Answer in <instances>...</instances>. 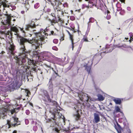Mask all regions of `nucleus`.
Returning <instances> with one entry per match:
<instances>
[{
	"instance_id": "1",
	"label": "nucleus",
	"mask_w": 133,
	"mask_h": 133,
	"mask_svg": "<svg viewBox=\"0 0 133 133\" xmlns=\"http://www.w3.org/2000/svg\"><path fill=\"white\" fill-rule=\"evenodd\" d=\"M18 41L21 45L20 50L22 53H20L18 56L14 57L17 63L19 65H21L23 63L25 62L27 60L29 64H33V61L28 58L27 56L29 54L25 48L24 43L28 42L27 39L23 37H19L18 38Z\"/></svg>"
},
{
	"instance_id": "2",
	"label": "nucleus",
	"mask_w": 133,
	"mask_h": 133,
	"mask_svg": "<svg viewBox=\"0 0 133 133\" xmlns=\"http://www.w3.org/2000/svg\"><path fill=\"white\" fill-rule=\"evenodd\" d=\"M41 32H39L36 34V36L37 37V39H32V40H30V41H28L27 40V42L28 43H30L32 44L33 45H34L35 46V49H38L39 46L41 47L42 45V43L41 42L44 40H45L47 38L46 37V34L45 33V31L42 29L40 30Z\"/></svg>"
},
{
	"instance_id": "3",
	"label": "nucleus",
	"mask_w": 133,
	"mask_h": 133,
	"mask_svg": "<svg viewBox=\"0 0 133 133\" xmlns=\"http://www.w3.org/2000/svg\"><path fill=\"white\" fill-rule=\"evenodd\" d=\"M18 81L15 79H13L12 82L9 85V89L10 91H13L19 88L20 86L18 85Z\"/></svg>"
},
{
	"instance_id": "4",
	"label": "nucleus",
	"mask_w": 133,
	"mask_h": 133,
	"mask_svg": "<svg viewBox=\"0 0 133 133\" xmlns=\"http://www.w3.org/2000/svg\"><path fill=\"white\" fill-rule=\"evenodd\" d=\"M42 96L44 97L43 99L45 101H51V99L48 92L46 90H42Z\"/></svg>"
},
{
	"instance_id": "5",
	"label": "nucleus",
	"mask_w": 133,
	"mask_h": 133,
	"mask_svg": "<svg viewBox=\"0 0 133 133\" xmlns=\"http://www.w3.org/2000/svg\"><path fill=\"white\" fill-rule=\"evenodd\" d=\"M6 16L7 17L6 19L2 22L3 24L4 25L6 24L11 25V24L10 21L12 19L13 16H11L10 15H9L8 14H6Z\"/></svg>"
},
{
	"instance_id": "6",
	"label": "nucleus",
	"mask_w": 133,
	"mask_h": 133,
	"mask_svg": "<svg viewBox=\"0 0 133 133\" xmlns=\"http://www.w3.org/2000/svg\"><path fill=\"white\" fill-rule=\"evenodd\" d=\"M61 109V108L59 107H57L55 110V112L56 115H57L60 117H61V116H62V115L61 113H59Z\"/></svg>"
},
{
	"instance_id": "7",
	"label": "nucleus",
	"mask_w": 133,
	"mask_h": 133,
	"mask_svg": "<svg viewBox=\"0 0 133 133\" xmlns=\"http://www.w3.org/2000/svg\"><path fill=\"white\" fill-rule=\"evenodd\" d=\"M94 120L95 123H97L100 121V118L99 116V115L96 113L94 114Z\"/></svg>"
},
{
	"instance_id": "8",
	"label": "nucleus",
	"mask_w": 133,
	"mask_h": 133,
	"mask_svg": "<svg viewBox=\"0 0 133 133\" xmlns=\"http://www.w3.org/2000/svg\"><path fill=\"white\" fill-rule=\"evenodd\" d=\"M6 0H0V6H2L4 8L6 7L7 5L6 3Z\"/></svg>"
},
{
	"instance_id": "9",
	"label": "nucleus",
	"mask_w": 133,
	"mask_h": 133,
	"mask_svg": "<svg viewBox=\"0 0 133 133\" xmlns=\"http://www.w3.org/2000/svg\"><path fill=\"white\" fill-rule=\"evenodd\" d=\"M53 86L51 83H49V91L51 95L52 96L53 95Z\"/></svg>"
},
{
	"instance_id": "10",
	"label": "nucleus",
	"mask_w": 133,
	"mask_h": 133,
	"mask_svg": "<svg viewBox=\"0 0 133 133\" xmlns=\"http://www.w3.org/2000/svg\"><path fill=\"white\" fill-rule=\"evenodd\" d=\"M122 100V99L119 98H115L113 99V101L117 104H120Z\"/></svg>"
},
{
	"instance_id": "11",
	"label": "nucleus",
	"mask_w": 133,
	"mask_h": 133,
	"mask_svg": "<svg viewBox=\"0 0 133 133\" xmlns=\"http://www.w3.org/2000/svg\"><path fill=\"white\" fill-rule=\"evenodd\" d=\"M35 25L34 24H32L31 23L30 24H28L26 25L25 27V29L26 30H29V29L32 28L35 26Z\"/></svg>"
},
{
	"instance_id": "12",
	"label": "nucleus",
	"mask_w": 133,
	"mask_h": 133,
	"mask_svg": "<svg viewBox=\"0 0 133 133\" xmlns=\"http://www.w3.org/2000/svg\"><path fill=\"white\" fill-rule=\"evenodd\" d=\"M11 29L12 31H14L16 33V34H15V35H17V34L18 31V29L15 26L12 27Z\"/></svg>"
},
{
	"instance_id": "13",
	"label": "nucleus",
	"mask_w": 133,
	"mask_h": 133,
	"mask_svg": "<svg viewBox=\"0 0 133 133\" xmlns=\"http://www.w3.org/2000/svg\"><path fill=\"white\" fill-rule=\"evenodd\" d=\"M68 34L70 36V40L71 41V44H72V50H73V49L74 48V43L73 42V36L72 35H71V34L69 32H68Z\"/></svg>"
},
{
	"instance_id": "14",
	"label": "nucleus",
	"mask_w": 133,
	"mask_h": 133,
	"mask_svg": "<svg viewBox=\"0 0 133 133\" xmlns=\"http://www.w3.org/2000/svg\"><path fill=\"white\" fill-rule=\"evenodd\" d=\"M14 120L17 123H16L12 124V126H15L16 125H18L20 124V123L19 122V121L18 120V119L17 118H14Z\"/></svg>"
},
{
	"instance_id": "15",
	"label": "nucleus",
	"mask_w": 133,
	"mask_h": 133,
	"mask_svg": "<svg viewBox=\"0 0 133 133\" xmlns=\"http://www.w3.org/2000/svg\"><path fill=\"white\" fill-rule=\"evenodd\" d=\"M42 53H39L38 52V51H35L33 52V54L34 56H36L38 57V59H39V57L40 56V55Z\"/></svg>"
},
{
	"instance_id": "16",
	"label": "nucleus",
	"mask_w": 133,
	"mask_h": 133,
	"mask_svg": "<svg viewBox=\"0 0 133 133\" xmlns=\"http://www.w3.org/2000/svg\"><path fill=\"white\" fill-rule=\"evenodd\" d=\"M10 46L9 47V48L11 51H13L14 49V45L13 43L12 42L11 43H10L9 44Z\"/></svg>"
},
{
	"instance_id": "17",
	"label": "nucleus",
	"mask_w": 133,
	"mask_h": 133,
	"mask_svg": "<svg viewBox=\"0 0 133 133\" xmlns=\"http://www.w3.org/2000/svg\"><path fill=\"white\" fill-rule=\"evenodd\" d=\"M97 96L98 97V98L99 101H103L104 99V97H103L102 95L100 94H98Z\"/></svg>"
},
{
	"instance_id": "18",
	"label": "nucleus",
	"mask_w": 133,
	"mask_h": 133,
	"mask_svg": "<svg viewBox=\"0 0 133 133\" xmlns=\"http://www.w3.org/2000/svg\"><path fill=\"white\" fill-rule=\"evenodd\" d=\"M5 113L3 112H0V118L3 119H4L5 117Z\"/></svg>"
},
{
	"instance_id": "19",
	"label": "nucleus",
	"mask_w": 133,
	"mask_h": 133,
	"mask_svg": "<svg viewBox=\"0 0 133 133\" xmlns=\"http://www.w3.org/2000/svg\"><path fill=\"white\" fill-rule=\"evenodd\" d=\"M24 91L26 93V94L25 95L26 96H28L30 94V92L29 91L27 90H24Z\"/></svg>"
},
{
	"instance_id": "20",
	"label": "nucleus",
	"mask_w": 133,
	"mask_h": 133,
	"mask_svg": "<svg viewBox=\"0 0 133 133\" xmlns=\"http://www.w3.org/2000/svg\"><path fill=\"white\" fill-rule=\"evenodd\" d=\"M115 110H116V112H121V110L119 108V107L118 106H116L115 107Z\"/></svg>"
},
{
	"instance_id": "21",
	"label": "nucleus",
	"mask_w": 133,
	"mask_h": 133,
	"mask_svg": "<svg viewBox=\"0 0 133 133\" xmlns=\"http://www.w3.org/2000/svg\"><path fill=\"white\" fill-rule=\"evenodd\" d=\"M85 69H86L87 72H88L89 73L91 69L90 67V66H87V65Z\"/></svg>"
},
{
	"instance_id": "22",
	"label": "nucleus",
	"mask_w": 133,
	"mask_h": 133,
	"mask_svg": "<svg viewBox=\"0 0 133 133\" xmlns=\"http://www.w3.org/2000/svg\"><path fill=\"white\" fill-rule=\"evenodd\" d=\"M84 96H86L87 98V100L86 101L87 102H88V100L89 99H90V100H91V99L90 98V97L89 96V95L87 94H85Z\"/></svg>"
},
{
	"instance_id": "23",
	"label": "nucleus",
	"mask_w": 133,
	"mask_h": 133,
	"mask_svg": "<svg viewBox=\"0 0 133 133\" xmlns=\"http://www.w3.org/2000/svg\"><path fill=\"white\" fill-rule=\"evenodd\" d=\"M7 124H8L9 125V128H10L11 126V125H12V124H11L10 121L7 120Z\"/></svg>"
},
{
	"instance_id": "24",
	"label": "nucleus",
	"mask_w": 133,
	"mask_h": 133,
	"mask_svg": "<svg viewBox=\"0 0 133 133\" xmlns=\"http://www.w3.org/2000/svg\"><path fill=\"white\" fill-rule=\"evenodd\" d=\"M115 128L117 130L118 133H121V129L117 128L116 127V126L115 127Z\"/></svg>"
},
{
	"instance_id": "25",
	"label": "nucleus",
	"mask_w": 133,
	"mask_h": 133,
	"mask_svg": "<svg viewBox=\"0 0 133 133\" xmlns=\"http://www.w3.org/2000/svg\"><path fill=\"white\" fill-rule=\"evenodd\" d=\"M76 120H78L79 119V118L80 117V116L78 114L77 115H76Z\"/></svg>"
},
{
	"instance_id": "26",
	"label": "nucleus",
	"mask_w": 133,
	"mask_h": 133,
	"mask_svg": "<svg viewBox=\"0 0 133 133\" xmlns=\"http://www.w3.org/2000/svg\"><path fill=\"white\" fill-rule=\"evenodd\" d=\"M99 108L101 110H102V109H105L103 105L101 106L99 105Z\"/></svg>"
},
{
	"instance_id": "27",
	"label": "nucleus",
	"mask_w": 133,
	"mask_h": 133,
	"mask_svg": "<svg viewBox=\"0 0 133 133\" xmlns=\"http://www.w3.org/2000/svg\"><path fill=\"white\" fill-rule=\"evenodd\" d=\"M51 15L53 17H54L53 18L54 19H55V14L54 13H52L51 14Z\"/></svg>"
},
{
	"instance_id": "28",
	"label": "nucleus",
	"mask_w": 133,
	"mask_h": 133,
	"mask_svg": "<svg viewBox=\"0 0 133 133\" xmlns=\"http://www.w3.org/2000/svg\"><path fill=\"white\" fill-rule=\"evenodd\" d=\"M108 14L107 15V18L108 19H110L111 18L110 16L109 15H108Z\"/></svg>"
},
{
	"instance_id": "29",
	"label": "nucleus",
	"mask_w": 133,
	"mask_h": 133,
	"mask_svg": "<svg viewBox=\"0 0 133 133\" xmlns=\"http://www.w3.org/2000/svg\"><path fill=\"white\" fill-rule=\"evenodd\" d=\"M53 42L55 43H57L58 42V40L57 39H55L53 40Z\"/></svg>"
},
{
	"instance_id": "30",
	"label": "nucleus",
	"mask_w": 133,
	"mask_h": 133,
	"mask_svg": "<svg viewBox=\"0 0 133 133\" xmlns=\"http://www.w3.org/2000/svg\"><path fill=\"white\" fill-rule=\"evenodd\" d=\"M116 124H117V127H118V128H119V129H121V127L120 126V125L118 123V122H117Z\"/></svg>"
},
{
	"instance_id": "31",
	"label": "nucleus",
	"mask_w": 133,
	"mask_h": 133,
	"mask_svg": "<svg viewBox=\"0 0 133 133\" xmlns=\"http://www.w3.org/2000/svg\"><path fill=\"white\" fill-rule=\"evenodd\" d=\"M83 8H85L86 7L87 8H89V6L88 5H85V4H83Z\"/></svg>"
},
{
	"instance_id": "32",
	"label": "nucleus",
	"mask_w": 133,
	"mask_h": 133,
	"mask_svg": "<svg viewBox=\"0 0 133 133\" xmlns=\"http://www.w3.org/2000/svg\"><path fill=\"white\" fill-rule=\"evenodd\" d=\"M52 49L53 50H58L56 46H54L53 47Z\"/></svg>"
},
{
	"instance_id": "33",
	"label": "nucleus",
	"mask_w": 133,
	"mask_h": 133,
	"mask_svg": "<svg viewBox=\"0 0 133 133\" xmlns=\"http://www.w3.org/2000/svg\"><path fill=\"white\" fill-rule=\"evenodd\" d=\"M18 28L20 29V30H21V31H22V32H23V33H25V31H24V30H23V28H19V27H18Z\"/></svg>"
},
{
	"instance_id": "34",
	"label": "nucleus",
	"mask_w": 133,
	"mask_h": 133,
	"mask_svg": "<svg viewBox=\"0 0 133 133\" xmlns=\"http://www.w3.org/2000/svg\"><path fill=\"white\" fill-rule=\"evenodd\" d=\"M8 108H4V111L5 112H6V111H8Z\"/></svg>"
},
{
	"instance_id": "35",
	"label": "nucleus",
	"mask_w": 133,
	"mask_h": 133,
	"mask_svg": "<svg viewBox=\"0 0 133 133\" xmlns=\"http://www.w3.org/2000/svg\"><path fill=\"white\" fill-rule=\"evenodd\" d=\"M55 131L57 132H58L59 131V130H58L57 128H55Z\"/></svg>"
},
{
	"instance_id": "36",
	"label": "nucleus",
	"mask_w": 133,
	"mask_h": 133,
	"mask_svg": "<svg viewBox=\"0 0 133 133\" xmlns=\"http://www.w3.org/2000/svg\"><path fill=\"white\" fill-rule=\"evenodd\" d=\"M51 34H52L53 35H56L55 33H54V32L53 31H51Z\"/></svg>"
},
{
	"instance_id": "37",
	"label": "nucleus",
	"mask_w": 133,
	"mask_h": 133,
	"mask_svg": "<svg viewBox=\"0 0 133 133\" xmlns=\"http://www.w3.org/2000/svg\"><path fill=\"white\" fill-rule=\"evenodd\" d=\"M49 2L50 3V4H51V5L52 6H54V4L51 2L50 0H49Z\"/></svg>"
},
{
	"instance_id": "38",
	"label": "nucleus",
	"mask_w": 133,
	"mask_h": 133,
	"mask_svg": "<svg viewBox=\"0 0 133 133\" xmlns=\"http://www.w3.org/2000/svg\"><path fill=\"white\" fill-rule=\"evenodd\" d=\"M73 64H74V63H70V67H71L73 65Z\"/></svg>"
},
{
	"instance_id": "39",
	"label": "nucleus",
	"mask_w": 133,
	"mask_h": 133,
	"mask_svg": "<svg viewBox=\"0 0 133 133\" xmlns=\"http://www.w3.org/2000/svg\"><path fill=\"white\" fill-rule=\"evenodd\" d=\"M15 110H12L11 111V114H13L15 112Z\"/></svg>"
},
{
	"instance_id": "40",
	"label": "nucleus",
	"mask_w": 133,
	"mask_h": 133,
	"mask_svg": "<svg viewBox=\"0 0 133 133\" xmlns=\"http://www.w3.org/2000/svg\"><path fill=\"white\" fill-rule=\"evenodd\" d=\"M60 40L61 41H63L64 40L63 37H61Z\"/></svg>"
},
{
	"instance_id": "41",
	"label": "nucleus",
	"mask_w": 133,
	"mask_h": 133,
	"mask_svg": "<svg viewBox=\"0 0 133 133\" xmlns=\"http://www.w3.org/2000/svg\"><path fill=\"white\" fill-rule=\"evenodd\" d=\"M121 2L124 3L125 0H119Z\"/></svg>"
},
{
	"instance_id": "42",
	"label": "nucleus",
	"mask_w": 133,
	"mask_h": 133,
	"mask_svg": "<svg viewBox=\"0 0 133 133\" xmlns=\"http://www.w3.org/2000/svg\"><path fill=\"white\" fill-rule=\"evenodd\" d=\"M38 3H36V4L35 5L34 7L35 8H37V6H36V5H38Z\"/></svg>"
},
{
	"instance_id": "43",
	"label": "nucleus",
	"mask_w": 133,
	"mask_h": 133,
	"mask_svg": "<svg viewBox=\"0 0 133 133\" xmlns=\"http://www.w3.org/2000/svg\"><path fill=\"white\" fill-rule=\"evenodd\" d=\"M83 39H84V40L85 42L88 41L87 39L86 38H83Z\"/></svg>"
},
{
	"instance_id": "44",
	"label": "nucleus",
	"mask_w": 133,
	"mask_h": 133,
	"mask_svg": "<svg viewBox=\"0 0 133 133\" xmlns=\"http://www.w3.org/2000/svg\"><path fill=\"white\" fill-rule=\"evenodd\" d=\"M21 13L22 14H24L25 13V11H22L21 12Z\"/></svg>"
},
{
	"instance_id": "45",
	"label": "nucleus",
	"mask_w": 133,
	"mask_h": 133,
	"mask_svg": "<svg viewBox=\"0 0 133 133\" xmlns=\"http://www.w3.org/2000/svg\"><path fill=\"white\" fill-rule=\"evenodd\" d=\"M17 131L14 130L13 131V133H17Z\"/></svg>"
},
{
	"instance_id": "46",
	"label": "nucleus",
	"mask_w": 133,
	"mask_h": 133,
	"mask_svg": "<svg viewBox=\"0 0 133 133\" xmlns=\"http://www.w3.org/2000/svg\"><path fill=\"white\" fill-rule=\"evenodd\" d=\"M63 121L64 122V119H65V118H64V116H63Z\"/></svg>"
},
{
	"instance_id": "47",
	"label": "nucleus",
	"mask_w": 133,
	"mask_h": 133,
	"mask_svg": "<svg viewBox=\"0 0 133 133\" xmlns=\"http://www.w3.org/2000/svg\"><path fill=\"white\" fill-rule=\"evenodd\" d=\"M13 21H15V19H13Z\"/></svg>"
},
{
	"instance_id": "48",
	"label": "nucleus",
	"mask_w": 133,
	"mask_h": 133,
	"mask_svg": "<svg viewBox=\"0 0 133 133\" xmlns=\"http://www.w3.org/2000/svg\"><path fill=\"white\" fill-rule=\"evenodd\" d=\"M78 0V1H79V2H81V0Z\"/></svg>"
},
{
	"instance_id": "49",
	"label": "nucleus",
	"mask_w": 133,
	"mask_h": 133,
	"mask_svg": "<svg viewBox=\"0 0 133 133\" xmlns=\"http://www.w3.org/2000/svg\"><path fill=\"white\" fill-rule=\"evenodd\" d=\"M34 20V19H32V22H33V20Z\"/></svg>"
},
{
	"instance_id": "50",
	"label": "nucleus",
	"mask_w": 133,
	"mask_h": 133,
	"mask_svg": "<svg viewBox=\"0 0 133 133\" xmlns=\"http://www.w3.org/2000/svg\"><path fill=\"white\" fill-rule=\"evenodd\" d=\"M71 12L72 13V12H73L72 11V10H71Z\"/></svg>"
},
{
	"instance_id": "51",
	"label": "nucleus",
	"mask_w": 133,
	"mask_h": 133,
	"mask_svg": "<svg viewBox=\"0 0 133 133\" xmlns=\"http://www.w3.org/2000/svg\"><path fill=\"white\" fill-rule=\"evenodd\" d=\"M85 0V1H88V0Z\"/></svg>"
},
{
	"instance_id": "52",
	"label": "nucleus",
	"mask_w": 133,
	"mask_h": 133,
	"mask_svg": "<svg viewBox=\"0 0 133 133\" xmlns=\"http://www.w3.org/2000/svg\"><path fill=\"white\" fill-rule=\"evenodd\" d=\"M58 0H55V1H57V2L58 1Z\"/></svg>"
},
{
	"instance_id": "53",
	"label": "nucleus",
	"mask_w": 133,
	"mask_h": 133,
	"mask_svg": "<svg viewBox=\"0 0 133 133\" xmlns=\"http://www.w3.org/2000/svg\"><path fill=\"white\" fill-rule=\"evenodd\" d=\"M129 41H130V42H131V41L130 40H129Z\"/></svg>"
},
{
	"instance_id": "54",
	"label": "nucleus",
	"mask_w": 133,
	"mask_h": 133,
	"mask_svg": "<svg viewBox=\"0 0 133 133\" xmlns=\"http://www.w3.org/2000/svg\"><path fill=\"white\" fill-rule=\"evenodd\" d=\"M110 104L111 105V104H112L111 103H110Z\"/></svg>"
},
{
	"instance_id": "55",
	"label": "nucleus",
	"mask_w": 133,
	"mask_h": 133,
	"mask_svg": "<svg viewBox=\"0 0 133 133\" xmlns=\"http://www.w3.org/2000/svg\"><path fill=\"white\" fill-rule=\"evenodd\" d=\"M129 48H131V47L130 46H129Z\"/></svg>"
},
{
	"instance_id": "56",
	"label": "nucleus",
	"mask_w": 133,
	"mask_h": 133,
	"mask_svg": "<svg viewBox=\"0 0 133 133\" xmlns=\"http://www.w3.org/2000/svg\"><path fill=\"white\" fill-rule=\"evenodd\" d=\"M26 111L28 112V111H29L28 110H27Z\"/></svg>"
},
{
	"instance_id": "57",
	"label": "nucleus",
	"mask_w": 133,
	"mask_h": 133,
	"mask_svg": "<svg viewBox=\"0 0 133 133\" xmlns=\"http://www.w3.org/2000/svg\"><path fill=\"white\" fill-rule=\"evenodd\" d=\"M108 23L109 24V22H108Z\"/></svg>"
},
{
	"instance_id": "58",
	"label": "nucleus",
	"mask_w": 133,
	"mask_h": 133,
	"mask_svg": "<svg viewBox=\"0 0 133 133\" xmlns=\"http://www.w3.org/2000/svg\"><path fill=\"white\" fill-rule=\"evenodd\" d=\"M12 25H14V24H12Z\"/></svg>"
}]
</instances>
